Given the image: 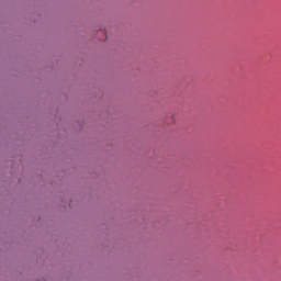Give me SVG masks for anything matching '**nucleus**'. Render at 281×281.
Wrapping results in <instances>:
<instances>
[{
    "label": "nucleus",
    "mask_w": 281,
    "mask_h": 281,
    "mask_svg": "<svg viewBox=\"0 0 281 281\" xmlns=\"http://www.w3.org/2000/svg\"><path fill=\"white\" fill-rule=\"evenodd\" d=\"M171 120L175 122V116H171Z\"/></svg>",
    "instance_id": "1"
}]
</instances>
